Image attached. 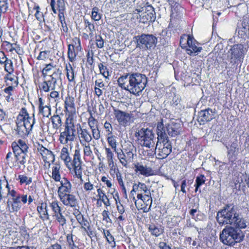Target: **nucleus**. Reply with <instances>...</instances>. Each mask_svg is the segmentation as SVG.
Instances as JSON below:
<instances>
[{
	"mask_svg": "<svg viewBox=\"0 0 249 249\" xmlns=\"http://www.w3.org/2000/svg\"><path fill=\"white\" fill-rule=\"evenodd\" d=\"M216 218L219 225H233L234 228L241 230L247 227V220L239 213L233 203L225 204L217 212Z\"/></svg>",
	"mask_w": 249,
	"mask_h": 249,
	"instance_id": "1",
	"label": "nucleus"
},
{
	"mask_svg": "<svg viewBox=\"0 0 249 249\" xmlns=\"http://www.w3.org/2000/svg\"><path fill=\"white\" fill-rule=\"evenodd\" d=\"M245 232L232 226H226L220 233L219 239L224 245L233 247L242 242L245 238Z\"/></svg>",
	"mask_w": 249,
	"mask_h": 249,
	"instance_id": "2",
	"label": "nucleus"
},
{
	"mask_svg": "<svg viewBox=\"0 0 249 249\" xmlns=\"http://www.w3.org/2000/svg\"><path fill=\"white\" fill-rule=\"evenodd\" d=\"M134 39L136 42V48L144 51L154 49L158 43L157 37L152 34H142L135 36Z\"/></svg>",
	"mask_w": 249,
	"mask_h": 249,
	"instance_id": "3",
	"label": "nucleus"
},
{
	"mask_svg": "<svg viewBox=\"0 0 249 249\" xmlns=\"http://www.w3.org/2000/svg\"><path fill=\"white\" fill-rule=\"evenodd\" d=\"M129 85V92L139 95L145 88L147 83L146 76L140 73H132Z\"/></svg>",
	"mask_w": 249,
	"mask_h": 249,
	"instance_id": "4",
	"label": "nucleus"
},
{
	"mask_svg": "<svg viewBox=\"0 0 249 249\" xmlns=\"http://www.w3.org/2000/svg\"><path fill=\"white\" fill-rule=\"evenodd\" d=\"M75 131L73 119L72 117L67 118L64 130L60 133L59 138L60 143L66 144L69 142H73L75 138Z\"/></svg>",
	"mask_w": 249,
	"mask_h": 249,
	"instance_id": "5",
	"label": "nucleus"
},
{
	"mask_svg": "<svg viewBox=\"0 0 249 249\" xmlns=\"http://www.w3.org/2000/svg\"><path fill=\"white\" fill-rule=\"evenodd\" d=\"M171 129V120L169 119H161V121L157 124V133L159 139L164 142L166 141L171 142L169 136L170 135Z\"/></svg>",
	"mask_w": 249,
	"mask_h": 249,
	"instance_id": "6",
	"label": "nucleus"
},
{
	"mask_svg": "<svg viewBox=\"0 0 249 249\" xmlns=\"http://www.w3.org/2000/svg\"><path fill=\"white\" fill-rule=\"evenodd\" d=\"M136 136L139 137L138 140L142 146L151 148L154 146V134L148 128H142L137 133Z\"/></svg>",
	"mask_w": 249,
	"mask_h": 249,
	"instance_id": "7",
	"label": "nucleus"
},
{
	"mask_svg": "<svg viewBox=\"0 0 249 249\" xmlns=\"http://www.w3.org/2000/svg\"><path fill=\"white\" fill-rule=\"evenodd\" d=\"M247 51L241 44H237L231 46L228 51L231 54V59L235 63V60L242 61Z\"/></svg>",
	"mask_w": 249,
	"mask_h": 249,
	"instance_id": "8",
	"label": "nucleus"
},
{
	"mask_svg": "<svg viewBox=\"0 0 249 249\" xmlns=\"http://www.w3.org/2000/svg\"><path fill=\"white\" fill-rule=\"evenodd\" d=\"M81 163L80 149L77 148L74 150L73 160H71V168H73L75 176L81 180H82V174Z\"/></svg>",
	"mask_w": 249,
	"mask_h": 249,
	"instance_id": "9",
	"label": "nucleus"
},
{
	"mask_svg": "<svg viewBox=\"0 0 249 249\" xmlns=\"http://www.w3.org/2000/svg\"><path fill=\"white\" fill-rule=\"evenodd\" d=\"M215 110L207 108L201 110L198 112L197 121L200 124H204L207 122L211 121L215 118Z\"/></svg>",
	"mask_w": 249,
	"mask_h": 249,
	"instance_id": "10",
	"label": "nucleus"
},
{
	"mask_svg": "<svg viewBox=\"0 0 249 249\" xmlns=\"http://www.w3.org/2000/svg\"><path fill=\"white\" fill-rule=\"evenodd\" d=\"M140 22L143 23H147L153 22L156 19V13L154 8L150 5L145 6V11L140 15Z\"/></svg>",
	"mask_w": 249,
	"mask_h": 249,
	"instance_id": "11",
	"label": "nucleus"
},
{
	"mask_svg": "<svg viewBox=\"0 0 249 249\" xmlns=\"http://www.w3.org/2000/svg\"><path fill=\"white\" fill-rule=\"evenodd\" d=\"M198 43L195 40L194 38L190 35H188L187 43V45L185 48L187 54L190 55H196L198 53L200 52L202 50V47H197L196 44Z\"/></svg>",
	"mask_w": 249,
	"mask_h": 249,
	"instance_id": "12",
	"label": "nucleus"
},
{
	"mask_svg": "<svg viewBox=\"0 0 249 249\" xmlns=\"http://www.w3.org/2000/svg\"><path fill=\"white\" fill-rule=\"evenodd\" d=\"M60 200L65 206L75 207L77 204V199L73 195L68 193L59 196Z\"/></svg>",
	"mask_w": 249,
	"mask_h": 249,
	"instance_id": "13",
	"label": "nucleus"
},
{
	"mask_svg": "<svg viewBox=\"0 0 249 249\" xmlns=\"http://www.w3.org/2000/svg\"><path fill=\"white\" fill-rule=\"evenodd\" d=\"M61 185L58 188V196L71 193V191L72 185L69 180L65 178H63L60 181Z\"/></svg>",
	"mask_w": 249,
	"mask_h": 249,
	"instance_id": "14",
	"label": "nucleus"
},
{
	"mask_svg": "<svg viewBox=\"0 0 249 249\" xmlns=\"http://www.w3.org/2000/svg\"><path fill=\"white\" fill-rule=\"evenodd\" d=\"M180 116V113L179 111H178V113L174 116L176 118H172V137L174 135L176 136L180 134L182 125Z\"/></svg>",
	"mask_w": 249,
	"mask_h": 249,
	"instance_id": "15",
	"label": "nucleus"
},
{
	"mask_svg": "<svg viewBox=\"0 0 249 249\" xmlns=\"http://www.w3.org/2000/svg\"><path fill=\"white\" fill-rule=\"evenodd\" d=\"M131 76L132 73H128L119 77L117 80L119 87L129 92L130 79L131 78Z\"/></svg>",
	"mask_w": 249,
	"mask_h": 249,
	"instance_id": "16",
	"label": "nucleus"
},
{
	"mask_svg": "<svg viewBox=\"0 0 249 249\" xmlns=\"http://www.w3.org/2000/svg\"><path fill=\"white\" fill-rule=\"evenodd\" d=\"M79 125V127L77 128V131L81 143H82V141L86 142H91L92 137L89 131L86 128H82L80 124Z\"/></svg>",
	"mask_w": 249,
	"mask_h": 249,
	"instance_id": "17",
	"label": "nucleus"
},
{
	"mask_svg": "<svg viewBox=\"0 0 249 249\" xmlns=\"http://www.w3.org/2000/svg\"><path fill=\"white\" fill-rule=\"evenodd\" d=\"M113 111L115 118L120 124L124 125L127 123L130 118L128 113L114 108Z\"/></svg>",
	"mask_w": 249,
	"mask_h": 249,
	"instance_id": "18",
	"label": "nucleus"
},
{
	"mask_svg": "<svg viewBox=\"0 0 249 249\" xmlns=\"http://www.w3.org/2000/svg\"><path fill=\"white\" fill-rule=\"evenodd\" d=\"M116 153L122 164L125 167L127 164L128 161L130 160V159L133 156V154L131 151L127 152L126 154H124L121 150L120 152L118 151Z\"/></svg>",
	"mask_w": 249,
	"mask_h": 249,
	"instance_id": "19",
	"label": "nucleus"
},
{
	"mask_svg": "<svg viewBox=\"0 0 249 249\" xmlns=\"http://www.w3.org/2000/svg\"><path fill=\"white\" fill-rule=\"evenodd\" d=\"M15 154V159L17 161V165L20 164L23 165L25 167V163H26V159L27 157L28 151H21L18 150L17 151H13Z\"/></svg>",
	"mask_w": 249,
	"mask_h": 249,
	"instance_id": "20",
	"label": "nucleus"
},
{
	"mask_svg": "<svg viewBox=\"0 0 249 249\" xmlns=\"http://www.w3.org/2000/svg\"><path fill=\"white\" fill-rule=\"evenodd\" d=\"M241 38L246 39L249 38V20H244L242 23V27L238 31Z\"/></svg>",
	"mask_w": 249,
	"mask_h": 249,
	"instance_id": "21",
	"label": "nucleus"
},
{
	"mask_svg": "<svg viewBox=\"0 0 249 249\" xmlns=\"http://www.w3.org/2000/svg\"><path fill=\"white\" fill-rule=\"evenodd\" d=\"M226 148L228 150V156L229 159H233V157H235L239 151L238 142L237 140H234V141L232 142L230 149L229 146L227 145H226Z\"/></svg>",
	"mask_w": 249,
	"mask_h": 249,
	"instance_id": "22",
	"label": "nucleus"
},
{
	"mask_svg": "<svg viewBox=\"0 0 249 249\" xmlns=\"http://www.w3.org/2000/svg\"><path fill=\"white\" fill-rule=\"evenodd\" d=\"M163 148L160 151L159 156L160 159L166 158L171 152V142H162Z\"/></svg>",
	"mask_w": 249,
	"mask_h": 249,
	"instance_id": "23",
	"label": "nucleus"
},
{
	"mask_svg": "<svg viewBox=\"0 0 249 249\" xmlns=\"http://www.w3.org/2000/svg\"><path fill=\"white\" fill-rule=\"evenodd\" d=\"M135 167L136 172L139 171L142 175L148 177L154 174L152 169L146 166H144L138 163L135 165Z\"/></svg>",
	"mask_w": 249,
	"mask_h": 249,
	"instance_id": "24",
	"label": "nucleus"
},
{
	"mask_svg": "<svg viewBox=\"0 0 249 249\" xmlns=\"http://www.w3.org/2000/svg\"><path fill=\"white\" fill-rule=\"evenodd\" d=\"M61 159L64 160L66 166L71 169V158L68 153V149L66 147H63L61 151L60 155Z\"/></svg>",
	"mask_w": 249,
	"mask_h": 249,
	"instance_id": "25",
	"label": "nucleus"
},
{
	"mask_svg": "<svg viewBox=\"0 0 249 249\" xmlns=\"http://www.w3.org/2000/svg\"><path fill=\"white\" fill-rule=\"evenodd\" d=\"M12 148L13 151H17L18 150L21 151H28V145L24 141L20 140L18 141V143L16 142H13Z\"/></svg>",
	"mask_w": 249,
	"mask_h": 249,
	"instance_id": "26",
	"label": "nucleus"
},
{
	"mask_svg": "<svg viewBox=\"0 0 249 249\" xmlns=\"http://www.w3.org/2000/svg\"><path fill=\"white\" fill-rule=\"evenodd\" d=\"M61 166L59 163H54L52 167V176H51L52 178L56 182L60 181L61 179V175L60 173V169Z\"/></svg>",
	"mask_w": 249,
	"mask_h": 249,
	"instance_id": "27",
	"label": "nucleus"
},
{
	"mask_svg": "<svg viewBox=\"0 0 249 249\" xmlns=\"http://www.w3.org/2000/svg\"><path fill=\"white\" fill-rule=\"evenodd\" d=\"M17 124V131L19 135L21 136H24L25 135H27L30 130L27 129V127H25V126L22 124V123H20L19 121H16Z\"/></svg>",
	"mask_w": 249,
	"mask_h": 249,
	"instance_id": "28",
	"label": "nucleus"
},
{
	"mask_svg": "<svg viewBox=\"0 0 249 249\" xmlns=\"http://www.w3.org/2000/svg\"><path fill=\"white\" fill-rule=\"evenodd\" d=\"M38 150L40 152V153L43 158L45 157V156H48L49 158L53 159V163L54 161V155L51 151L46 148L42 145L39 146V147L38 148Z\"/></svg>",
	"mask_w": 249,
	"mask_h": 249,
	"instance_id": "29",
	"label": "nucleus"
},
{
	"mask_svg": "<svg viewBox=\"0 0 249 249\" xmlns=\"http://www.w3.org/2000/svg\"><path fill=\"white\" fill-rule=\"evenodd\" d=\"M47 207V206L46 203H41L40 206L37 207V211L40 213V217L42 219L45 218L49 219V218Z\"/></svg>",
	"mask_w": 249,
	"mask_h": 249,
	"instance_id": "30",
	"label": "nucleus"
},
{
	"mask_svg": "<svg viewBox=\"0 0 249 249\" xmlns=\"http://www.w3.org/2000/svg\"><path fill=\"white\" fill-rule=\"evenodd\" d=\"M65 107L66 110L71 113L75 112V109L74 107V103L73 99L71 98H67L65 101Z\"/></svg>",
	"mask_w": 249,
	"mask_h": 249,
	"instance_id": "31",
	"label": "nucleus"
},
{
	"mask_svg": "<svg viewBox=\"0 0 249 249\" xmlns=\"http://www.w3.org/2000/svg\"><path fill=\"white\" fill-rule=\"evenodd\" d=\"M51 119L53 128L58 129L62 125L61 118L59 115H53L51 117Z\"/></svg>",
	"mask_w": 249,
	"mask_h": 249,
	"instance_id": "32",
	"label": "nucleus"
},
{
	"mask_svg": "<svg viewBox=\"0 0 249 249\" xmlns=\"http://www.w3.org/2000/svg\"><path fill=\"white\" fill-rule=\"evenodd\" d=\"M148 231L150 233L156 237H158L162 233V229L156 226L154 224H150L148 227Z\"/></svg>",
	"mask_w": 249,
	"mask_h": 249,
	"instance_id": "33",
	"label": "nucleus"
},
{
	"mask_svg": "<svg viewBox=\"0 0 249 249\" xmlns=\"http://www.w3.org/2000/svg\"><path fill=\"white\" fill-rule=\"evenodd\" d=\"M33 118L29 116L26 117L23 120L22 124H23L26 128L27 127V129L28 130H31L35 124V119L34 118V114H33Z\"/></svg>",
	"mask_w": 249,
	"mask_h": 249,
	"instance_id": "34",
	"label": "nucleus"
},
{
	"mask_svg": "<svg viewBox=\"0 0 249 249\" xmlns=\"http://www.w3.org/2000/svg\"><path fill=\"white\" fill-rule=\"evenodd\" d=\"M12 211L11 212H18L21 207L20 197L19 196L14 198H12Z\"/></svg>",
	"mask_w": 249,
	"mask_h": 249,
	"instance_id": "35",
	"label": "nucleus"
},
{
	"mask_svg": "<svg viewBox=\"0 0 249 249\" xmlns=\"http://www.w3.org/2000/svg\"><path fill=\"white\" fill-rule=\"evenodd\" d=\"M15 154L11 152H9L7 153L6 156L5 160L7 164L9 166H17V161L15 159Z\"/></svg>",
	"mask_w": 249,
	"mask_h": 249,
	"instance_id": "36",
	"label": "nucleus"
},
{
	"mask_svg": "<svg viewBox=\"0 0 249 249\" xmlns=\"http://www.w3.org/2000/svg\"><path fill=\"white\" fill-rule=\"evenodd\" d=\"M175 7L174 11L172 10V17H174L175 18H180L182 16V8L180 6L179 3L176 2L174 5Z\"/></svg>",
	"mask_w": 249,
	"mask_h": 249,
	"instance_id": "37",
	"label": "nucleus"
},
{
	"mask_svg": "<svg viewBox=\"0 0 249 249\" xmlns=\"http://www.w3.org/2000/svg\"><path fill=\"white\" fill-rule=\"evenodd\" d=\"M160 172L162 176L167 179H171V167L169 166H162L160 169Z\"/></svg>",
	"mask_w": 249,
	"mask_h": 249,
	"instance_id": "38",
	"label": "nucleus"
},
{
	"mask_svg": "<svg viewBox=\"0 0 249 249\" xmlns=\"http://www.w3.org/2000/svg\"><path fill=\"white\" fill-rule=\"evenodd\" d=\"M97 193L100 200H101L106 206H109V200L104 192L99 188L97 189Z\"/></svg>",
	"mask_w": 249,
	"mask_h": 249,
	"instance_id": "39",
	"label": "nucleus"
},
{
	"mask_svg": "<svg viewBox=\"0 0 249 249\" xmlns=\"http://www.w3.org/2000/svg\"><path fill=\"white\" fill-rule=\"evenodd\" d=\"M103 233L104 236L106 237L107 242L111 245L112 247H114L116 246V243L114 241V237L111 235L109 231H105L104 230Z\"/></svg>",
	"mask_w": 249,
	"mask_h": 249,
	"instance_id": "40",
	"label": "nucleus"
},
{
	"mask_svg": "<svg viewBox=\"0 0 249 249\" xmlns=\"http://www.w3.org/2000/svg\"><path fill=\"white\" fill-rule=\"evenodd\" d=\"M170 24L169 23L168 27L163 30L160 34L167 42L170 41L171 37V30L170 29Z\"/></svg>",
	"mask_w": 249,
	"mask_h": 249,
	"instance_id": "41",
	"label": "nucleus"
},
{
	"mask_svg": "<svg viewBox=\"0 0 249 249\" xmlns=\"http://www.w3.org/2000/svg\"><path fill=\"white\" fill-rule=\"evenodd\" d=\"M107 142L109 144V145L111 147V148L114 149V151L117 153L118 151V150L116 148V137L110 135L107 136Z\"/></svg>",
	"mask_w": 249,
	"mask_h": 249,
	"instance_id": "42",
	"label": "nucleus"
},
{
	"mask_svg": "<svg viewBox=\"0 0 249 249\" xmlns=\"http://www.w3.org/2000/svg\"><path fill=\"white\" fill-rule=\"evenodd\" d=\"M205 176L203 175H200L199 176H197L196 178V183L195 184V192H196L198 191V188L204 183H205Z\"/></svg>",
	"mask_w": 249,
	"mask_h": 249,
	"instance_id": "43",
	"label": "nucleus"
},
{
	"mask_svg": "<svg viewBox=\"0 0 249 249\" xmlns=\"http://www.w3.org/2000/svg\"><path fill=\"white\" fill-rule=\"evenodd\" d=\"M66 70L67 71V77L69 81L72 82L74 79V71L71 64L69 66H66Z\"/></svg>",
	"mask_w": 249,
	"mask_h": 249,
	"instance_id": "44",
	"label": "nucleus"
},
{
	"mask_svg": "<svg viewBox=\"0 0 249 249\" xmlns=\"http://www.w3.org/2000/svg\"><path fill=\"white\" fill-rule=\"evenodd\" d=\"M68 56L70 61H74L76 55L74 51V46L73 45L68 46Z\"/></svg>",
	"mask_w": 249,
	"mask_h": 249,
	"instance_id": "45",
	"label": "nucleus"
},
{
	"mask_svg": "<svg viewBox=\"0 0 249 249\" xmlns=\"http://www.w3.org/2000/svg\"><path fill=\"white\" fill-rule=\"evenodd\" d=\"M14 87L12 86H10L4 89V92L7 94L5 98L8 102L14 101V99L11 97L12 95V91Z\"/></svg>",
	"mask_w": 249,
	"mask_h": 249,
	"instance_id": "46",
	"label": "nucleus"
},
{
	"mask_svg": "<svg viewBox=\"0 0 249 249\" xmlns=\"http://www.w3.org/2000/svg\"><path fill=\"white\" fill-rule=\"evenodd\" d=\"M6 185L5 187V188L2 189L1 185H0V196H1V200L3 198H6L9 195L10 192H9V187L8 186V184L7 183V181H5Z\"/></svg>",
	"mask_w": 249,
	"mask_h": 249,
	"instance_id": "47",
	"label": "nucleus"
},
{
	"mask_svg": "<svg viewBox=\"0 0 249 249\" xmlns=\"http://www.w3.org/2000/svg\"><path fill=\"white\" fill-rule=\"evenodd\" d=\"M91 18L95 21H98L101 18V15L99 13V9L97 7L92 8Z\"/></svg>",
	"mask_w": 249,
	"mask_h": 249,
	"instance_id": "48",
	"label": "nucleus"
},
{
	"mask_svg": "<svg viewBox=\"0 0 249 249\" xmlns=\"http://www.w3.org/2000/svg\"><path fill=\"white\" fill-rule=\"evenodd\" d=\"M4 69L5 71L8 72V75H11L13 72V63L12 60L9 59L4 63Z\"/></svg>",
	"mask_w": 249,
	"mask_h": 249,
	"instance_id": "49",
	"label": "nucleus"
},
{
	"mask_svg": "<svg viewBox=\"0 0 249 249\" xmlns=\"http://www.w3.org/2000/svg\"><path fill=\"white\" fill-rule=\"evenodd\" d=\"M51 107L50 106L45 105L43 108L39 109V112L41 113L43 117H48L51 115Z\"/></svg>",
	"mask_w": 249,
	"mask_h": 249,
	"instance_id": "50",
	"label": "nucleus"
},
{
	"mask_svg": "<svg viewBox=\"0 0 249 249\" xmlns=\"http://www.w3.org/2000/svg\"><path fill=\"white\" fill-rule=\"evenodd\" d=\"M50 207L55 214L58 213L62 211L61 207L58 205V202L57 201H54L51 203Z\"/></svg>",
	"mask_w": 249,
	"mask_h": 249,
	"instance_id": "51",
	"label": "nucleus"
},
{
	"mask_svg": "<svg viewBox=\"0 0 249 249\" xmlns=\"http://www.w3.org/2000/svg\"><path fill=\"white\" fill-rule=\"evenodd\" d=\"M29 116V114L27 112L26 109L25 108H22L19 115L17 117V121H19L20 123H22L24 118Z\"/></svg>",
	"mask_w": 249,
	"mask_h": 249,
	"instance_id": "52",
	"label": "nucleus"
},
{
	"mask_svg": "<svg viewBox=\"0 0 249 249\" xmlns=\"http://www.w3.org/2000/svg\"><path fill=\"white\" fill-rule=\"evenodd\" d=\"M145 184L141 182H139L138 184L136 183L133 185V192H142L145 189Z\"/></svg>",
	"mask_w": 249,
	"mask_h": 249,
	"instance_id": "53",
	"label": "nucleus"
},
{
	"mask_svg": "<svg viewBox=\"0 0 249 249\" xmlns=\"http://www.w3.org/2000/svg\"><path fill=\"white\" fill-rule=\"evenodd\" d=\"M84 23L86 28H88L89 31V35H92L95 31V27L93 23H90L88 19H84Z\"/></svg>",
	"mask_w": 249,
	"mask_h": 249,
	"instance_id": "54",
	"label": "nucleus"
},
{
	"mask_svg": "<svg viewBox=\"0 0 249 249\" xmlns=\"http://www.w3.org/2000/svg\"><path fill=\"white\" fill-rule=\"evenodd\" d=\"M18 179L21 183H25L26 184H29L32 182V178H28L26 176L19 175L18 176Z\"/></svg>",
	"mask_w": 249,
	"mask_h": 249,
	"instance_id": "55",
	"label": "nucleus"
},
{
	"mask_svg": "<svg viewBox=\"0 0 249 249\" xmlns=\"http://www.w3.org/2000/svg\"><path fill=\"white\" fill-rule=\"evenodd\" d=\"M55 216L57 221L62 225H64L66 223V219L65 216L62 214V212L55 214Z\"/></svg>",
	"mask_w": 249,
	"mask_h": 249,
	"instance_id": "56",
	"label": "nucleus"
},
{
	"mask_svg": "<svg viewBox=\"0 0 249 249\" xmlns=\"http://www.w3.org/2000/svg\"><path fill=\"white\" fill-rule=\"evenodd\" d=\"M98 67L100 70V73L105 77H107L109 76V72L107 71L106 66H105L102 63L98 64Z\"/></svg>",
	"mask_w": 249,
	"mask_h": 249,
	"instance_id": "57",
	"label": "nucleus"
},
{
	"mask_svg": "<svg viewBox=\"0 0 249 249\" xmlns=\"http://www.w3.org/2000/svg\"><path fill=\"white\" fill-rule=\"evenodd\" d=\"M46 81L48 83L51 90H54L55 89L56 84L57 83L56 77H52L51 79Z\"/></svg>",
	"mask_w": 249,
	"mask_h": 249,
	"instance_id": "58",
	"label": "nucleus"
},
{
	"mask_svg": "<svg viewBox=\"0 0 249 249\" xmlns=\"http://www.w3.org/2000/svg\"><path fill=\"white\" fill-rule=\"evenodd\" d=\"M199 207V204H197L195 206V208H192L189 211V214L191 216L193 219L196 220L197 216L198 214L197 213L198 212V209Z\"/></svg>",
	"mask_w": 249,
	"mask_h": 249,
	"instance_id": "59",
	"label": "nucleus"
},
{
	"mask_svg": "<svg viewBox=\"0 0 249 249\" xmlns=\"http://www.w3.org/2000/svg\"><path fill=\"white\" fill-rule=\"evenodd\" d=\"M57 6L58 12H64L65 10V1L64 0H57Z\"/></svg>",
	"mask_w": 249,
	"mask_h": 249,
	"instance_id": "60",
	"label": "nucleus"
},
{
	"mask_svg": "<svg viewBox=\"0 0 249 249\" xmlns=\"http://www.w3.org/2000/svg\"><path fill=\"white\" fill-rule=\"evenodd\" d=\"M176 97H175L173 99V100H175V101L174 102V107H175V109H177V110L175 111V114H177L178 113V111H179L180 113L181 111V104H180V100L178 99V98L177 99H175Z\"/></svg>",
	"mask_w": 249,
	"mask_h": 249,
	"instance_id": "61",
	"label": "nucleus"
},
{
	"mask_svg": "<svg viewBox=\"0 0 249 249\" xmlns=\"http://www.w3.org/2000/svg\"><path fill=\"white\" fill-rule=\"evenodd\" d=\"M96 46L98 48H102L104 47V41L100 35L95 36Z\"/></svg>",
	"mask_w": 249,
	"mask_h": 249,
	"instance_id": "62",
	"label": "nucleus"
},
{
	"mask_svg": "<svg viewBox=\"0 0 249 249\" xmlns=\"http://www.w3.org/2000/svg\"><path fill=\"white\" fill-rule=\"evenodd\" d=\"M34 9L36 10V13L35 14V17L39 21H41L42 19H43L44 21H45L44 18H43V15L42 13L39 11V7L38 6H35Z\"/></svg>",
	"mask_w": 249,
	"mask_h": 249,
	"instance_id": "63",
	"label": "nucleus"
},
{
	"mask_svg": "<svg viewBox=\"0 0 249 249\" xmlns=\"http://www.w3.org/2000/svg\"><path fill=\"white\" fill-rule=\"evenodd\" d=\"M97 120L95 119L93 117H91L89 119L88 124L89 126L91 129L97 127Z\"/></svg>",
	"mask_w": 249,
	"mask_h": 249,
	"instance_id": "64",
	"label": "nucleus"
}]
</instances>
